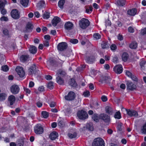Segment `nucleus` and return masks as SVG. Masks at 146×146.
Wrapping results in <instances>:
<instances>
[{
    "instance_id": "1",
    "label": "nucleus",
    "mask_w": 146,
    "mask_h": 146,
    "mask_svg": "<svg viewBox=\"0 0 146 146\" xmlns=\"http://www.w3.org/2000/svg\"><path fill=\"white\" fill-rule=\"evenodd\" d=\"M79 24L80 28L85 29L89 26L90 22L87 19L83 18L80 21Z\"/></svg>"
},
{
    "instance_id": "2",
    "label": "nucleus",
    "mask_w": 146,
    "mask_h": 146,
    "mask_svg": "<svg viewBox=\"0 0 146 146\" xmlns=\"http://www.w3.org/2000/svg\"><path fill=\"white\" fill-rule=\"evenodd\" d=\"M99 118L108 125L109 124L110 122V116L106 113H102L100 114L99 115Z\"/></svg>"
},
{
    "instance_id": "3",
    "label": "nucleus",
    "mask_w": 146,
    "mask_h": 146,
    "mask_svg": "<svg viewBox=\"0 0 146 146\" xmlns=\"http://www.w3.org/2000/svg\"><path fill=\"white\" fill-rule=\"evenodd\" d=\"M92 146H104V141L100 138L95 139L92 143Z\"/></svg>"
},
{
    "instance_id": "4",
    "label": "nucleus",
    "mask_w": 146,
    "mask_h": 146,
    "mask_svg": "<svg viewBox=\"0 0 146 146\" xmlns=\"http://www.w3.org/2000/svg\"><path fill=\"white\" fill-rule=\"evenodd\" d=\"M77 116L80 119L82 120L85 119L88 117L87 112L82 110L78 111Z\"/></svg>"
},
{
    "instance_id": "5",
    "label": "nucleus",
    "mask_w": 146,
    "mask_h": 146,
    "mask_svg": "<svg viewBox=\"0 0 146 146\" xmlns=\"http://www.w3.org/2000/svg\"><path fill=\"white\" fill-rule=\"evenodd\" d=\"M123 111H125L127 114L129 115L131 117H137L138 116V114L137 112L135 111L134 110H127L124 108H123L122 109Z\"/></svg>"
},
{
    "instance_id": "6",
    "label": "nucleus",
    "mask_w": 146,
    "mask_h": 146,
    "mask_svg": "<svg viewBox=\"0 0 146 146\" xmlns=\"http://www.w3.org/2000/svg\"><path fill=\"white\" fill-rule=\"evenodd\" d=\"M38 70H37V67L35 64L32 65L28 69L29 74L33 75V74H36Z\"/></svg>"
},
{
    "instance_id": "7",
    "label": "nucleus",
    "mask_w": 146,
    "mask_h": 146,
    "mask_svg": "<svg viewBox=\"0 0 146 146\" xmlns=\"http://www.w3.org/2000/svg\"><path fill=\"white\" fill-rule=\"evenodd\" d=\"M11 15L13 19H17L20 17V13L16 9H13L11 12Z\"/></svg>"
},
{
    "instance_id": "8",
    "label": "nucleus",
    "mask_w": 146,
    "mask_h": 146,
    "mask_svg": "<svg viewBox=\"0 0 146 146\" xmlns=\"http://www.w3.org/2000/svg\"><path fill=\"white\" fill-rule=\"evenodd\" d=\"M68 47L67 44L65 42H62L58 44L57 48L58 50L62 51L66 49Z\"/></svg>"
},
{
    "instance_id": "9",
    "label": "nucleus",
    "mask_w": 146,
    "mask_h": 146,
    "mask_svg": "<svg viewBox=\"0 0 146 146\" xmlns=\"http://www.w3.org/2000/svg\"><path fill=\"white\" fill-rule=\"evenodd\" d=\"M76 97L75 93L73 92H69L67 96H65V98L66 100L69 101L73 100Z\"/></svg>"
},
{
    "instance_id": "10",
    "label": "nucleus",
    "mask_w": 146,
    "mask_h": 146,
    "mask_svg": "<svg viewBox=\"0 0 146 146\" xmlns=\"http://www.w3.org/2000/svg\"><path fill=\"white\" fill-rule=\"evenodd\" d=\"M20 88L19 86L16 85H14L10 87V91L11 93L14 94H16L18 93Z\"/></svg>"
},
{
    "instance_id": "11",
    "label": "nucleus",
    "mask_w": 146,
    "mask_h": 146,
    "mask_svg": "<svg viewBox=\"0 0 146 146\" xmlns=\"http://www.w3.org/2000/svg\"><path fill=\"white\" fill-rule=\"evenodd\" d=\"M15 70L20 77H23L25 76V73L22 67L17 66Z\"/></svg>"
},
{
    "instance_id": "12",
    "label": "nucleus",
    "mask_w": 146,
    "mask_h": 146,
    "mask_svg": "<svg viewBox=\"0 0 146 146\" xmlns=\"http://www.w3.org/2000/svg\"><path fill=\"white\" fill-rule=\"evenodd\" d=\"M35 133L37 134H40L43 132V129L40 125H36L34 128Z\"/></svg>"
},
{
    "instance_id": "13",
    "label": "nucleus",
    "mask_w": 146,
    "mask_h": 146,
    "mask_svg": "<svg viewBox=\"0 0 146 146\" xmlns=\"http://www.w3.org/2000/svg\"><path fill=\"white\" fill-rule=\"evenodd\" d=\"M33 28V24L30 22H28L26 26L25 29L23 31L25 33L30 32L32 31Z\"/></svg>"
},
{
    "instance_id": "14",
    "label": "nucleus",
    "mask_w": 146,
    "mask_h": 146,
    "mask_svg": "<svg viewBox=\"0 0 146 146\" xmlns=\"http://www.w3.org/2000/svg\"><path fill=\"white\" fill-rule=\"evenodd\" d=\"M127 88L128 90L133 91L136 88V86L132 82L127 81L126 83Z\"/></svg>"
},
{
    "instance_id": "15",
    "label": "nucleus",
    "mask_w": 146,
    "mask_h": 146,
    "mask_svg": "<svg viewBox=\"0 0 146 146\" xmlns=\"http://www.w3.org/2000/svg\"><path fill=\"white\" fill-rule=\"evenodd\" d=\"M114 71L116 73L120 74L123 70V68L121 65H116L113 68Z\"/></svg>"
},
{
    "instance_id": "16",
    "label": "nucleus",
    "mask_w": 146,
    "mask_h": 146,
    "mask_svg": "<svg viewBox=\"0 0 146 146\" xmlns=\"http://www.w3.org/2000/svg\"><path fill=\"white\" fill-rule=\"evenodd\" d=\"M61 21V19L57 17H54L52 20V25L54 27L56 26L57 24L59 23Z\"/></svg>"
},
{
    "instance_id": "17",
    "label": "nucleus",
    "mask_w": 146,
    "mask_h": 146,
    "mask_svg": "<svg viewBox=\"0 0 146 146\" xmlns=\"http://www.w3.org/2000/svg\"><path fill=\"white\" fill-rule=\"evenodd\" d=\"M73 24L70 22H68L66 23L64 25L65 29L68 30L71 29L73 27Z\"/></svg>"
},
{
    "instance_id": "18",
    "label": "nucleus",
    "mask_w": 146,
    "mask_h": 146,
    "mask_svg": "<svg viewBox=\"0 0 146 146\" xmlns=\"http://www.w3.org/2000/svg\"><path fill=\"white\" fill-rule=\"evenodd\" d=\"M115 3L119 6H123L125 4V0H115Z\"/></svg>"
},
{
    "instance_id": "19",
    "label": "nucleus",
    "mask_w": 146,
    "mask_h": 146,
    "mask_svg": "<svg viewBox=\"0 0 146 146\" xmlns=\"http://www.w3.org/2000/svg\"><path fill=\"white\" fill-rule=\"evenodd\" d=\"M58 136V133L55 132L54 131L51 133L49 135V138L51 140H55Z\"/></svg>"
},
{
    "instance_id": "20",
    "label": "nucleus",
    "mask_w": 146,
    "mask_h": 146,
    "mask_svg": "<svg viewBox=\"0 0 146 146\" xmlns=\"http://www.w3.org/2000/svg\"><path fill=\"white\" fill-rule=\"evenodd\" d=\"M8 101L9 102L10 105H12L15 101V96L13 95L10 96L8 97Z\"/></svg>"
},
{
    "instance_id": "21",
    "label": "nucleus",
    "mask_w": 146,
    "mask_h": 146,
    "mask_svg": "<svg viewBox=\"0 0 146 146\" xmlns=\"http://www.w3.org/2000/svg\"><path fill=\"white\" fill-rule=\"evenodd\" d=\"M137 12L136 9L134 8L129 10L127 13L130 16H134L136 14Z\"/></svg>"
},
{
    "instance_id": "22",
    "label": "nucleus",
    "mask_w": 146,
    "mask_h": 146,
    "mask_svg": "<svg viewBox=\"0 0 146 146\" xmlns=\"http://www.w3.org/2000/svg\"><path fill=\"white\" fill-rule=\"evenodd\" d=\"M66 74L65 72L62 69H60L58 70V72L56 74L57 76H59L60 77H63Z\"/></svg>"
},
{
    "instance_id": "23",
    "label": "nucleus",
    "mask_w": 146,
    "mask_h": 146,
    "mask_svg": "<svg viewBox=\"0 0 146 146\" xmlns=\"http://www.w3.org/2000/svg\"><path fill=\"white\" fill-rule=\"evenodd\" d=\"M95 58L94 56H91L89 57H86V60L87 63H90L94 61Z\"/></svg>"
},
{
    "instance_id": "24",
    "label": "nucleus",
    "mask_w": 146,
    "mask_h": 146,
    "mask_svg": "<svg viewBox=\"0 0 146 146\" xmlns=\"http://www.w3.org/2000/svg\"><path fill=\"white\" fill-rule=\"evenodd\" d=\"M29 51L31 53L35 54L37 52V48L34 46H31L29 48Z\"/></svg>"
},
{
    "instance_id": "25",
    "label": "nucleus",
    "mask_w": 146,
    "mask_h": 146,
    "mask_svg": "<svg viewBox=\"0 0 146 146\" xmlns=\"http://www.w3.org/2000/svg\"><path fill=\"white\" fill-rule=\"evenodd\" d=\"M101 46L103 49H107L109 48L110 45L108 43L107 41H105L102 42Z\"/></svg>"
},
{
    "instance_id": "26",
    "label": "nucleus",
    "mask_w": 146,
    "mask_h": 146,
    "mask_svg": "<svg viewBox=\"0 0 146 146\" xmlns=\"http://www.w3.org/2000/svg\"><path fill=\"white\" fill-rule=\"evenodd\" d=\"M56 81L59 84H63L64 83L63 79L59 76H57L56 78Z\"/></svg>"
},
{
    "instance_id": "27",
    "label": "nucleus",
    "mask_w": 146,
    "mask_h": 146,
    "mask_svg": "<svg viewBox=\"0 0 146 146\" xmlns=\"http://www.w3.org/2000/svg\"><path fill=\"white\" fill-rule=\"evenodd\" d=\"M29 58V56L27 55H23L20 57V60L23 62H25L28 60Z\"/></svg>"
},
{
    "instance_id": "28",
    "label": "nucleus",
    "mask_w": 146,
    "mask_h": 146,
    "mask_svg": "<svg viewBox=\"0 0 146 146\" xmlns=\"http://www.w3.org/2000/svg\"><path fill=\"white\" fill-rule=\"evenodd\" d=\"M47 63L51 66H55L56 65V62L54 60L50 59L47 62Z\"/></svg>"
},
{
    "instance_id": "29",
    "label": "nucleus",
    "mask_w": 146,
    "mask_h": 146,
    "mask_svg": "<svg viewBox=\"0 0 146 146\" xmlns=\"http://www.w3.org/2000/svg\"><path fill=\"white\" fill-rule=\"evenodd\" d=\"M128 57V55L126 52H124L122 55V58L123 61L126 62Z\"/></svg>"
},
{
    "instance_id": "30",
    "label": "nucleus",
    "mask_w": 146,
    "mask_h": 146,
    "mask_svg": "<svg viewBox=\"0 0 146 146\" xmlns=\"http://www.w3.org/2000/svg\"><path fill=\"white\" fill-rule=\"evenodd\" d=\"M45 6V2L43 1H40L37 4V7L39 9L44 7Z\"/></svg>"
},
{
    "instance_id": "31",
    "label": "nucleus",
    "mask_w": 146,
    "mask_h": 146,
    "mask_svg": "<svg viewBox=\"0 0 146 146\" xmlns=\"http://www.w3.org/2000/svg\"><path fill=\"white\" fill-rule=\"evenodd\" d=\"M69 84L72 87H75L77 84L74 79H71L69 82Z\"/></svg>"
},
{
    "instance_id": "32",
    "label": "nucleus",
    "mask_w": 146,
    "mask_h": 146,
    "mask_svg": "<svg viewBox=\"0 0 146 146\" xmlns=\"http://www.w3.org/2000/svg\"><path fill=\"white\" fill-rule=\"evenodd\" d=\"M111 80V79L109 76H105L103 77V81L107 83H109Z\"/></svg>"
},
{
    "instance_id": "33",
    "label": "nucleus",
    "mask_w": 146,
    "mask_h": 146,
    "mask_svg": "<svg viewBox=\"0 0 146 146\" xmlns=\"http://www.w3.org/2000/svg\"><path fill=\"white\" fill-rule=\"evenodd\" d=\"M92 119L95 122H97L99 121V116H98L97 114L95 113L92 116Z\"/></svg>"
},
{
    "instance_id": "34",
    "label": "nucleus",
    "mask_w": 146,
    "mask_h": 146,
    "mask_svg": "<svg viewBox=\"0 0 146 146\" xmlns=\"http://www.w3.org/2000/svg\"><path fill=\"white\" fill-rule=\"evenodd\" d=\"M106 112L109 114H112L113 113L112 108L109 106L106 107Z\"/></svg>"
},
{
    "instance_id": "35",
    "label": "nucleus",
    "mask_w": 146,
    "mask_h": 146,
    "mask_svg": "<svg viewBox=\"0 0 146 146\" xmlns=\"http://www.w3.org/2000/svg\"><path fill=\"white\" fill-rule=\"evenodd\" d=\"M137 46V44L135 42H132L130 45V47L132 49H135Z\"/></svg>"
},
{
    "instance_id": "36",
    "label": "nucleus",
    "mask_w": 146,
    "mask_h": 146,
    "mask_svg": "<svg viewBox=\"0 0 146 146\" xmlns=\"http://www.w3.org/2000/svg\"><path fill=\"white\" fill-rule=\"evenodd\" d=\"M29 0H21V4L23 6L27 7L28 3Z\"/></svg>"
},
{
    "instance_id": "37",
    "label": "nucleus",
    "mask_w": 146,
    "mask_h": 146,
    "mask_svg": "<svg viewBox=\"0 0 146 146\" xmlns=\"http://www.w3.org/2000/svg\"><path fill=\"white\" fill-rule=\"evenodd\" d=\"M86 128L89 130L92 131L93 130V124L91 123H87L86 125Z\"/></svg>"
},
{
    "instance_id": "38",
    "label": "nucleus",
    "mask_w": 146,
    "mask_h": 146,
    "mask_svg": "<svg viewBox=\"0 0 146 146\" xmlns=\"http://www.w3.org/2000/svg\"><path fill=\"white\" fill-rule=\"evenodd\" d=\"M141 131L143 134H146V123L144 124L141 127Z\"/></svg>"
},
{
    "instance_id": "39",
    "label": "nucleus",
    "mask_w": 146,
    "mask_h": 146,
    "mask_svg": "<svg viewBox=\"0 0 146 146\" xmlns=\"http://www.w3.org/2000/svg\"><path fill=\"white\" fill-rule=\"evenodd\" d=\"M7 97V95L5 93L0 94V100H3L6 98Z\"/></svg>"
},
{
    "instance_id": "40",
    "label": "nucleus",
    "mask_w": 146,
    "mask_h": 146,
    "mask_svg": "<svg viewBox=\"0 0 146 146\" xmlns=\"http://www.w3.org/2000/svg\"><path fill=\"white\" fill-rule=\"evenodd\" d=\"M65 3L64 0H60L58 3V5L59 7L62 9L63 8V5Z\"/></svg>"
},
{
    "instance_id": "41",
    "label": "nucleus",
    "mask_w": 146,
    "mask_h": 146,
    "mask_svg": "<svg viewBox=\"0 0 146 146\" xmlns=\"http://www.w3.org/2000/svg\"><path fill=\"white\" fill-rule=\"evenodd\" d=\"M43 17L44 19H48L50 17V13L45 12L43 15Z\"/></svg>"
},
{
    "instance_id": "42",
    "label": "nucleus",
    "mask_w": 146,
    "mask_h": 146,
    "mask_svg": "<svg viewBox=\"0 0 146 146\" xmlns=\"http://www.w3.org/2000/svg\"><path fill=\"white\" fill-rule=\"evenodd\" d=\"M77 134L76 133L74 132L73 134L69 133L68 134V136L71 139L75 138L76 137Z\"/></svg>"
},
{
    "instance_id": "43",
    "label": "nucleus",
    "mask_w": 146,
    "mask_h": 146,
    "mask_svg": "<svg viewBox=\"0 0 146 146\" xmlns=\"http://www.w3.org/2000/svg\"><path fill=\"white\" fill-rule=\"evenodd\" d=\"M114 117L115 118L120 119L121 117L120 112L119 111L116 112L115 114Z\"/></svg>"
},
{
    "instance_id": "44",
    "label": "nucleus",
    "mask_w": 146,
    "mask_h": 146,
    "mask_svg": "<svg viewBox=\"0 0 146 146\" xmlns=\"http://www.w3.org/2000/svg\"><path fill=\"white\" fill-rule=\"evenodd\" d=\"M42 115L43 117L46 118L48 116V113L46 111H43L42 112Z\"/></svg>"
},
{
    "instance_id": "45",
    "label": "nucleus",
    "mask_w": 146,
    "mask_h": 146,
    "mask_svg": "<svg viewBox=\"0 0 146 146\" xmlns=\"http://www.w3.org/2000/svg\"><path fill=\"white\" fill-rule=\"evenodd\" d=\"M94 37L96 40L99 39L100 38L101 36L98 33H95L93 35Z\"/></svg>"
},
{
    "instance_id": "46",
    "label": "nucleus",
    "mask_w": 146,
    "mask_h": 146,
    "mask_svg": "<svg viewBox=\"0 0 146 146\" xmlns=\"http://www.w3.org/2000/svg\"><path fill=\"white\" fill-rule=\"evenodd\" d=\"M1 68L2 70L5 72H7L9 70L8 67L7 65L2 66Z\"/></svg>"
},
{
    "instance_id": "47",
    "label": "nucleus",
    "mask_w": 146,
    "mask_h": 146,
    "mask_svg": "<svg viewBox=\"0 0 146 146\" xmlns=\"http://www.w3.org/2000/svg\"><path fill=\"white\" fill-rule=\"evenodd\" d=\"M48 87L50 89H52L53 88V85L52 82H49L48 84Z\"/></svg>"
},
{
    "instance_id": "48",
    "label": "nucleus",
    "mask_w": 146,
    "mask_h": 146,
    "mask_svg": "<svg viewBox=\"0 0 146 146\" xmlns=\"http://www.w3.org/2000/svg\"><path fill=\"white\" fill-rule=\"evenodd\" d=\"M122 125L123 124L121 123H119L118 124L117 128L119 131H121L122 130Z\"/></svg>"
},
{
    "instance_id": "49",
    "label": "nucleus",
    "mask_w": 146,
    "mask_h": 146,
    "mask_svg": "<svg viewBox=\"0 0 146 146\" xmlns=\"http://www.w3.org/2000/svg\"><path fill=\"white\" fill-rule=\"evenodd\" d=\"M83 95L85 97H87L90 95V92L89 91H86L83 93Z\"/></svg>"
},
{
    "instance_id": "50",
    "label": "nucleus",
    "mask_w": 146,
    "mask_h": 146,
    "mask_svg": "<svg viewBox=\"0 0 146 146\" xmlns=\"http://www.w3.org/2000/svg\"><path fill=\"white\" fill-rule=\"evenodd\" d=\"M70 42L73 44H76L78 42V40L76 39H71L70 40Z\"/></svg>"
},
{
    "instance_id": "51",
    "label": "nucleus",
    "mask_w": 146,
    "mask_h": 146,
    "mask_svg": "<svg viewBox=\"0 0 146 146\" xmlns=\"http://www.w3.org/2000/svg\"><path fill=\"white\" fill-rule=\"evenodd\" d=\"M146 62L144 60H141L140 62V65L142 68H143Z\"/></svg>"
},
{
    "instance_id": "52",
    "label": "nucleus",
    "mask_w": 146,
    "mask_h": 146,
    "mask_svg": "<svg viewBox=\"0 0 146 146\" xmlns=\"http://www.w3.org/2000/svg\"><path fill=\"white\" fill-rule=\"evenodd\" d=\"M3 33L5 35H7L9 34V31L7 29H4L3 30Z\"/></svg>"
},
{
    "instance_id": "53",
    "label": "nucleus",
    "mask_w": 146,
    "mask_h": 146,
    "mask_svg": "<svg viewBox=\"0 0 146 146\" xmlns=\"http://www.w3.org/2000/svg\"><path fill=\"white\" fill-rule=\"evenodd\" d=\"M5 4L2 1L0 0V10H1L5 6Z\"/></svg>"
},
{
    "instance_id": "54",
    "label": "nucleus",
    "mask_w": 146,
    "mask_h": 146,
    "mask_svg": "<svg viewBox=\"0 0 146 146\" xmlns=\"http://www.w3.org/2000/svg\"><path fill=\"white\" fill-rule=\"evenodd\" d=\"M0 10H1V13L3 15H4L6 13L7 11L6 9H4V7H3V8L1 9Z\"/></svg>"
},
{
    "instance_id": "55",
    "label": "nucleus",
    "mask_w": 146,
    "mask_h": 146,
    "mask_svg": "<svg viewBox=\"0 0 146 146\" xmlns=\"http://www.w3.org/2000/svg\"><path fill=\"white\" fill-rule=\"evenodd\" d=\"M58 125L60 127H63L64 125V123L62 121H60L58 123Z\"/></svg>"
},
{
    "instance_id": "56",
    "label": "nucleus",
    "mask_w": 146,
    "mask_h": 146,
    "mask_svg": "<svg viewBox=\"0 0 146 146\" xmlns=\"http://www.w3.org/2000/svg\"><path fill=\"white\" fill-rule=\"evenodd\" d=\"M130 77L133 80L136 82L137 81V78L135 76H134L132 74V75Z\"/></svg>"
},
{
    "instance_id": "57",
    "label": "nucleus",
    "mask_w": 146,
    "mask_h": 146,
    "mask_svg": "<svg viewBox=\"0 0 146 146\" xmlns=\"http://www.w3.org/2000/svg\"><path fill=\"white\" fill-rule=\"evenodd\" d=\"M110 48L112 50H115L116 48L117 47L114 44H112L110 46Z\"/></svg>"
},
{
    "instance_id": "58",
    "label": "nucleus",
    "mask_w": 146,
    "mask_h": 146,
    "mask_svg": "<svg viewBox=\"0 0 146 146\" xmlns=\"http://www.w3.org/2000/svg\"><path fill=\"white\" fill-rule=\"evenodd\" d=\"M141 33L143 35L146 34V28H144L141 30Z\"/></svg>"
},
{
    "instance_id": "59",
    "label": "nucleus",
    "mask_w": 146,
    "mask_h": 146,
    "mask_svg": "<svg viewBox=\"0 0 146 146\" xmlns=\"http://www.w3.org/2000/svg\"><path fill=\"white\" fill-rule=\"evenodd\" d=\"M128 30L129 32L131 33H133L134 32V30L133 28L131 27H130L128 28Z\"/></svg>"
},
{
    "instance_id": "60",
    "label": "nucleus",
    "mask_w": 146,
    "mask_h": 146,
    "mask_svg": "<svg viewBox=\"0 0 146 146\" xmlns=\"http://www.w3.org/2000/svg\"><path fill=\"white\" fill-rule=\"evenodd\" d=\"M36 105L38 107L40 108L42 106V103L38 101L36 103Z\"/></svg>"
},
{
    "instance_id": "61",
    "label": "nucleus",
    "mask_w": 146,
    "mask_h": 146,
    "mask_svg": "<svg viewBox=\"0 0 146 146\" xmlns=\"http://www.w3.org/2000/svg\"><path fill=\"white\" fill-rule=\"evenodd\" d=\"M112 61L114 63H117L118 62L117 58L116 56L113 57L112 59Z\"/></svg>"
},
{
    "instance_id": "62",
    "label": "nucleus",
    "mask_w": 146,
    "mask_h": 146,
    "mask_svg": "<svg viewBox=\"0 0 146 146\" xmlns=\"http://www.w3.org/2000/svg\"><path fill=\"white\" fill-rule=\"evenodd\" d=\"M101 99L103 102H106L107 100V97L105 96H103L101 97Z\"/></svg>"
},
{
    "instance_id": "63",
    "label": "nucleus",
    "mask_w": 146,
    "mask_h": 146,
    "mask_svg": "<svg viewBox=\"0 0 146 146\" xmlns=\"http://www.w3.org/2000/svg\"><path fill=\"white\" fill-rule=\"evenodd\" d=\"M90 89L91 90H93L94 89V86L93 84L90 83L89 84Z\"/></svg>"
},
{
    "instance_id": "64",
    "label": "nucleus",
    "mask_w": 146,
    "mask_h": 146,
    "mask_svg": "<svg viewBox=\"0 0 146 146\" xmlns=\"http://www.w3.org/2000/svg\"><path fill=\"white\" fill-rule=\"evenodd\" d=\"M1 21H7L8 20V18L5 17H3L1 18Z\"/></svg>"
}]
</instances>
